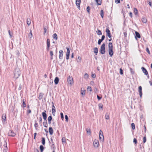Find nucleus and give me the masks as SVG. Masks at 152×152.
Listing matches in <instances>:
<instances>
[{"label":"nucleus","instance_id":"14","mask_svg":"<svg viewBox=\"0 0 152 152\" xmlns=\"http://www.w3.org/2000/svg\"><path fill=\"white\" fill-rule=\"evenodd\" d=\"M59 58L60 59H61L63 58V51L62 50H60L59 51Z\"/></svg>","mask_w":152,"mask_h":152},{"label":"nucleus","instance_id":"58","mask_svg":"<svg viewBox=\"0 0 152 152\" xmlns=\"http://www.w3.org/2000/svg\"><path fill=\"white\" fill-rule=\"evenodd\" d=\"M8 32H9V35L10 36V37H12V35L11 34L10 31V30H9Z\"/></svg>","mask_w":152,"mask_h":152},{"label":"nucleus","instance_id":"50","mask_svg":"<svg viewBox=\"0 0 152 152\" xmlns=\"http://www.w3.org/2000/svg\"><path fill=\"white\" fill-rule=\"evenodd\" d=\"M102 41L101 39H99L98 42V44L100 45Z\"/></svg>","mask_w":152,"mask_h":152},{"label":"nucleus","instance_id":"43","mask_svg":"<svg viewBox=\"0 0 152 152\" xmlns=\"http://www.w3.org/2000/svg\"><path fill=\"white\" fill-rule=\"evenodd\" d=\"M34 127L35 128V129H37V127H38V125L37 123H36L34 124Z\"/></svg>","mask_w":152,"mask_h":152},{"label":"nucleus","instance_id":"60","mask_svg":"<svg viewBox=\"0 0 152 152\" xmlns=\"http://www.w3.org/2000/svg\"><path fill=\"white\" fill-rule=\"evenodd\" d=\"M129 15L131 17V18H132V12H130L129 13Z\"/></svg>","mask_w":152,"mask_h":152},{"label":"nucleus","instance_id":"40","mask_svg":"<svg viewBox=\"0 0 152 152\" xmlns=\"http://www.w3.org/2000/svg\"><path fill=\"white\" fill-rule=\"evenodd\" d=\"M77 61L78 62H80L81 60V58L80 56H78L77 57Z\"/></svg>","mask_w":152,"mask_h":152},{"label":"nucleus","instance_id":"21","mask_svg":"<svg viewBox=\"0 0 152 152\" xmlns=\"http://www.w3.org/2000/svg\"><path fill=\"white\" fill-rule=\"evenodd\" d=\"M23 102V108L25 107L26 106V105L25 103L26 102V100L24 99H23L22 100Z\"/></svg>","mask_w":152,"mask_h":152},{"label":"nucleus","instance_id":"39","mask_svg":"<svg viewBox=\"0 0 152 152\" xmlns=\"http://www.w3.org/2000/svg\"><path fill=\"white\" fill-rule=\"evenodd\" d=\"M105 118L106 119H109L110 118V116L109 114H106L105 115Z\"/></svg>","mask_w":152,"mask_h":152},{"label":"nucleus","instance_id":"59","mask_svg":"<svg viewBox=\"0 0 152 152\" xmlns=\"http://www.w3.org/2000/svg\"><path fill=\"white\" fill-rule=\"evenodd\" d=\"M30 34H29L28 36H30V37L31 38L32 37V32H31V31H30Z\"/></svg>","mask_w":152,"mask_h":152},{"label":"nucleus","instance_id":"51","mask_svg":"<svg viewBox=\"0 0 152 152\" xmlns=\"http://www.w3.org/2000/svg\"><path fill=\"white\" fill-rule=\"evenodd\" d=\"M137 140L136 139L134 138L133 140V142L135 143V144H136L137 143Z\"/></svg>","mask_w":152,"mask_h":152},{"label":"nucleus","instance_id":"24","mask_svg":"<svg viewBox=\"0 0 152 152\" xmlns=\"http://www.w3.org/2000/svg\"><path fill=\"white\" fill-rule=\"evenodd\" d=\"M2 118L4 121H6V114H3L2 116Z\"/></svg>","mask_w":152,"mask_h":152},{"label":"nucleus","instance_id":"30","mask_svg":"<svg viewBox=\"0 0 152 152\" xmlns=\"http://www.w3.org/2000/svg\"><path fill=\"white\" fill-rule=\"evenodd\" d=\"M27 23L28 25H30L31 23V20L30 18H28L27 19Z\"/></svg>","mask_w":152,"mask_h":152},{"label":"nucleus","instance_id":"55","mask_svg":"<svg viewBox=\"0 0 152 152\" xmlns=\"http://www.w3.org/2000/svg\"><path fill=\"white\" fill-rule=\"evenodd\" d=\"M115 2L116 3L118 4L120 3V0H115Z\"/></svg>","mask_w":152,"mask_h":152},{"label":"nucleus","instance_id":"44","mask_svg":"<svg viewBox=\"0 0 152 152\" xmlns=\"http://www.w3.org/2000/svg\"><path fill=\"white\" fill-rule=\"evenodd\" d=\"M90 7L89 6H88L87 8V11L88 12L89 14L90 13Z\"/></svg>","mask_w":152,"mask_h":152},{"label":"nucleus","instance_id":"29","mask_svg":"<svg viewBox=\"0 0 152 152\" xmlns=\"http://www.w3.org/2000/svg\"><path fill=\"white\" fill-rule=\"evenodd\" d=\"M53 38L57 40L58 39V36L57 34L56 33H55L53 34Z\"/></svg>","mask_w":152,"mask_h":152},{"label":"nucleus","instance_id":"34","mask_svg":"<svg viewBox=\"0 0 152 152\" xmlns=\"http://www.w3.org/2000/svg\"><path fill=\"white\" fill-rule=\"evenodd\" d=\"M42 143L44 145L45 144V140L44 137L42 138Z\"/></svg>","mask_w":152,"mask_h":152},{"label":"nucleus","instance_id":"52","mask_svg":"<svg viewBox=\"0 0 152 152\" xmlns=\"http://www.w3.org/2000/svg\"><path fill=\"white\" fill-rule=\"evenodd\" d=\"M62 142H65V137H63L62 139Z\"/></svg>","mask_w":152,"mask_h":152},{"label":"nucleus","instance_id":"1","mask_svg":"<svg viewBox=\"0 0 152 152\" xmlns=\"http://www.w3.org/2000/svg\"><path fill=\"white\" fill-rule=\"evenodd\" d=\"M46 111L45 110L44 112H43L42 113V115L43 118L45 121H44L43 123V125L45 127H47L48 126V124L46 120L47 119V114L46 113Z\"/></svg>","mask_w":152,"mask_h":152},{"label":"nucleus","instance_id":"18","mask_svg":"<svg viewBox=\"0 0 152 152\" xmlns=\"http://www.w3.org/2000/svg\"><path fill=\"white\" fill-rule=\"evenodd\" d=\"M52 119V116H51L50 115L48 117V121L49 124H51Z\"/></svg>","mask_w":152,"mask_h":152},{"label":"nucleus","instance_id":"41","mask_svg":"<svg viewBox=\"0 0 152 152\" xmlns=\"http://www.w3.org/2000/svg\"><path fill=\"white\" fill-rule=\"evenodd\" d=\"M87 89L88 91H92L91 88V86H88Z\"/></svg>","mask_w":152,"mask_h":152},{"label":"nucleus","instance_id":"56","mask_svg":"<svg viewBox=\"0 0 152 152\" xmlns=\"http://www.w3.org/2000/svg\"><path fill=\"white\" fill-rule=\"evenodd\" d=\"M104 38H105V36L104 35H102V37L101 39L102 40V41H103L104 39Z\"/></svg>","mask_w":152,"mask_h":152},{"label":"nucleus","instance_id":"61","mask_svg":"<svg viewBox=\"0 0 152 152\" xmlns=\"http://www.w3.org/2000/svg\"><path fill=\"white\" fill-rule=\"evenodd\" d=\"M92 77L93 78H95L96 77L95 74H93L92 75Z\"/></svg>","mask_w":152,"mask_h":152},{"label":"nucleus","instance_id":"16","mask_svg":"<svg viewBox=\"0 0 152 152\" xmlns=\"http://www.w3.org/2000/svg\"><path fill=\"white\" fill-rule=\"evenodd\" d=\"M81 1H76V5L77 6V8L79 9H80V4L81 3Z\"/></svg>","mask_w":152,"mask_h":152},{"label":"nucleus","instance_id":"6","mask_svg":"<svg viewBox=\"0 0 152 152\" xmlns=\"http://www.w3.org/2000/svg\"><path fill=\"white\" fill-rule=\"evenodd\" d=\"M99 141L95 139L93 142L94 147L95 148H97L99 147Z\"/></svg>","mask_w":152,"mask_h":152},{"label":"nucleus","instance_id":"37","mask_svg":"<svg viewBox=\"0 0 152 152\" xmlns=\"http://www.w3.org/2000/svg\"><path fill=\"white\" fill-rule=\"evenodd\" d=\"M131 126L133 129H135V124L134 123H132L131 124Z\"/></svg>","mask_w":152,"mask_h":152},{"label":"nucleus","instance_id":"2","mask_svg":"<svg viewBox=\"0 0 152 152\" xmlns=\"http://www.w3.org/2000/svg\"><path fill=\"white\" fill-rule=\"evenodd\" d=\"M113 45L112 43L109 42L108 44V52L110 56L112 57L113 54Z\"/></svg>","mask_w":152,"mask_h":152},{"label":"nucleus","instance_id":"45","mask_svg":"<svg viewBox=\"0 0 152 152\" xmlns=\"http://www.w3.org/2000/svg\"><path fill=\"white\" fill-rule=\"evenodd\" d=\"M120 74L122 75L123 74V70L122 69L120 68Z\"/></svg>","mask_w":152,"mask_h":152},{"label":"nucleus","instance_id":"35","mask_svg":"<svg viewBox=\"0 0 152 152\" xmlns=\"http://www.w3.org/2000/svg\"><path fill=\"white\" fill-rule=\"evenodd\" d=\"M96 32L98 35H101L102 34L101 31L99 29Z\"/></svg>","mask_w":152,"mask_h":152},{"label":"nucleus","instance_id":"28","mask_svg":"<svg viewBox=\"0 0 152 152\" xmlns=\"http://www.w3.org/2000/svg\"><path fill=\"white\" fill-rule=\"evenodd\" d=\"M141 20L142 22L144 23H146L147 22V19L145 18H142Z\"/></svg>","mask_w":152,"mask_h":152},{"label":"nucleus","instance_id":"5","mask_svg":"<svg viewBox=\"0 0 152 152\" xmlns=\"http://www.w3.org/2000/svg\"><path fill=\"white\" fill-rule=\"evenodd\" d=\"M67 82L70 85H72L74 83L73 79L72 76H69L67 78Z\"/></svg>","mask_w":152,"mask_h":152},{"label":"nucleus","instance_id":"13","mask_svg":"<svg viewBox=\"0 0 152 152\" xmlns=\"http://www.w3.org/2000/svg\"><path fill=\"white\" fill-rule=\"evenodd\" d=\"M3 151L4 152H7L8 151V148L7 146V143L4 144L2 148Z\"/></svg>","mask_w":152,"mask_h":152},{"label":"nucleus","instance_id":"31","mask_svg":"<svg viewBox=\"0 0 152 152\" xmlns=\"http://www.w3.org/2000/svg\"><path fill=\"white\" fill-rule=\"evenodd\" d=\"M94 53L96 54L98 52V49L97 48H94Z\"/></svg>","mask_w":152,"mask_h":152},{"label":"nucleus","instance_id":"7","mask_svg":"<svg viewBox=\"0 0 152 152\" xmlns=\"http://www.w3.org/2000/svg\"><path fill=\"white\" fill-rule=\"evenodd\" d=\"M99 139L100 140L103 141L104 140V137L102 131L100 130L99 134Z\"/></svg>","mask_w":152,"mask_h":152},{"label":"nucleus","instance_id":"38","mask_svg":"<svg viewBox=\"0 0 152 152\" xmlns=\"http://www.w3.org/2000/svg\"><path fill=\"white\" fill-rule=\"evenodd\" d=\"M50 55L51 56V59H52L53 58V51H50Z\"/></svg>","mask_w":152,"mask_h":152},{"label":"nucleus","instance_id":"57","mask_svg":"<svg viewBox=\"0 0 152 152\" xmlns=\"http://www.w3.org/2000/svg\"><path fill=\"white\" fill-rule=\"evenodd\" d=\"M31 110H30L29 109L27 110V113H28V114H29V113H31Z\"/></svg>","mask_w":152,"mask_h":152},{"label":"nucleus","instance_id":"49","mask_svg":"<svg viewBox=\"0 0 152 152\" xmlns=\"http://www.w3.org/2000/svg\"><path fill=\"white\" fill-rule=\"evenodd\" d=\"M88 77V75L87 73H86L84 75V77L87 78Z\"/></svg>","mask_w":152,"mask_h":152},{"label":"nucleus","instance_id":"54","mask_svg":"<svg viewBox=\"0 0 152 152\" xmlns=\"http://www.w3.org/2000/svg\"><path fill=\"white\" fill-rule=\"evenodd\" d=\"M39 122L40 123H41L42 121V119L41 117H40L39 118Z\"/></svg>","mask_w":152,"mask_h":152},{"label":"nucleus","instance_id":"22","mask_svg":"<svg viewBox=\"0 0 152 152\" xmlns=\"http://www.w3.org/2000/svg\"><path fill=\"white\" fill-rule=\"evenodd\" d=\"M85 91L84 88H82L81 89V93L82 95H84L85 94Z\"/></svg>","mask_w":152,"mask_h":152},{"label":"nucleus","instance_id":"23","mask_svg":"<svg viewBox=\"0 0 152 152\" xmlns=\"http://www.w3.org/2000/svg\"><path fill=\"white\" fill-rule=\"evenodd\" d=\"M43 95H44L43 94H42L41 93H40V94H39V96L38 97V99L40 100L41 99L43 98Z\"/></svg>","mask_w":152,"mask_h":152},{"label":"nucleus","instance_id":"9","mask_svg":"<svg viewBox=\"0 0 152 152\" xmlns=\"http://www.w3.org/2000/svg\"><path fill=\"white\" fill-rule=\"evenodd\" d=\"M52 113H53V114L54 115L56 111V108L54 105V103H53V102H52Z\"/></svg>","mask_w":152,"mask_h":152},{"label":"nucleus","instance_id":"12","mask_svg":"<svg viewBox=\"0 0 152 152\" xmlns=\"http://www.w3.org/2000/svg\"><path fill=\"white\" fill-rule=\"evenodd\" d=\"M47 50L49 51V50L50 47V40L49 39H47Z\"/></svg>","mask_w":152,"mask_h":152},{"label":"nucleus","instance_id":"27","mask_svg":"<svg viewBox=\"0 0 152 152\" xmlns=\"http://www.w3.org/2000/svg\"><path fill=\"white\" fill-rule=\"evenodd\" d=\"M97 4L98 5H100L102 3V0H96Z\"/></svg>","mask_w":152,"mask_h":152},{"label":"nucleus","instance_id":"19","mask_svg":"<svg viewBox=\"0 0 152 152\" xmlns=\"http://www.w3.org/2000/svg\"><path fill=\"white\" fill-rule=\"evenodd\" d=\"M49 132L50 134L52 135L53 133V130L51 127H50L49 128Z\"/></svg>","mask_w":152,"mask_h":152},{"label":"nucleus","instance_id":"3","mask_svg":"<svg viewBox=\"0 0 152 152\" xmlns=\"http://www.w3.org/2000/svg\"><path fill=\"white\" fill-rule=\"evenodd\" d=\"M20 72L19 70H16L14 73V77L16 79L18 78L20 75Z\"/></svg>","mask_w":152,"mask_h":152},{"label":"nucleus","instance_id":"62","mask_svg":"<svg viewBox=\"0 0 152 152\" xmlns=\"http://www.w3.org/2000/svg\"><path fill=\"white\" fill-rule=\"evenodd\" d=\"M97 97L99 100H100L101 99V98L98 95H97Z\"/></svg>","mask_w":152,"mask_h":152},{"label":"nucleus","instance_id":"42","mask_svg":"<svg viewBox=\"0 0 152 152\" xmlns=\"http://www.w3.org/2000/svg\"><path fill=\"white\" fill-rule=\"evenodd\" d=\"M146 136L145 135L143 138V142L145 143L146 142Z\"/></svg>","mask_w":152,"mask_h":152},{"label":"nucleus","instance_id":"48","mask_svg":"<svg viewBox=\"0 0 152 152\" xmlns=\"http://www.w3.org/2000/svg\"><path fill=\"white\" fill-rule=\"evenodd\" d=\"M146 51L149 54H150V53L148 48H146Z\"/></svg>","mask_w":152,"mask_h":152},{"label":"nucleus","instance_id":"33","mask_svg":"<svg viewBox=\"0 0 152 152\" xmlns=\"http://www.w3.org/2000/svg\"><path fill=\"white\" fill-rule=\"evenodd\" d=\"M86 131L87 133L89 134L90 135L91 134V130L89 128H87Z\"/></svg>","mask_w":152,"mask_h":152},{"label":"nucleus","instance_id":"17","mask_svg":"<svg viewBox=\"0 0 152 152\" xmlns=\"http://www.w3.org/2000/svg\"><path fill=\"white\" fill-rule=\"evenodd\" d=\"M141 69L143 72V73H144L145 75H148V73L147 71L144 67H142L141 68Z\"/></svg>","mask_w":152,"mask_h":152},{"label":"nucleus","instance_id":"25","mask_svg":"<svg viewBox=\"0 0 152 152\" xmlns=\"http://www.w3.org/2000/svg\"><path fill=\"white\" fill-rule=\"evenodd\" d=\"M134 14L137 15L138 14V11L137 9L136 8H134Z\"/></svg>","mask_w":152,"mask_h":152},{"label":"nucleus","instance_id":"10","mask_svg":"<svg viewBox=\"0 0 152 152\" xmlns=\"http://www.w3.org/2000/svg\"><path fill=\"white\" fill-rule=\"evenodd\" d=\"M66 48L67 50V52L66 53V59L67 60H68L69 58L70 53V50H69L68 48Z\"/></svg>","mask_w":152,"mask_h":152},{"label":"nucleus","instance_id":"20","mask_svg":"<svg viewBox=\"0 0 152 152\" xmlns=\"http://www.w3.org/2000/svg\"><path fill=\"white\" fill-rule=\"evenodd\" d=\"M59 81V79L58 77H56L54 80V82L55 84L56 85L58 84Z\"/></svg>","mask_w":152,"mask_h":152},{"label":"nucleus","instance_id":"46","mask_svg":"<svg viewBox=\"0 0 152 152\" xmlns=\"http://www.w3.org/2000/svg\"><path fill=\"white\" fill-rule=\"evenodd\" d=\"M148 3L149 5L151 7V0H148Z\"/></svg>","mask_w":152,"mask_h":152},{"label":"nucleus","instance_id":"63","mask_svg":"<svg viewBox=\"0 0 152 152\" xmlns=\"http://www.w3.org/2000/svg\"><path fill=\"white\" fill-rule=\"evenodd\" d=\"M36 135H37V133H34V139H36Z\"/></svg>","mask_w":152,"mask_h":152},{"label":"nucleus","instance_id":"26","mask_svg":"<svg viewBox=\"0 0 152 152\" xmlns=\"http://www.w3.org/2000/svg\"><path fill=\"white\" fill-rule=\"evenodd\" d=\"M135 33L136 37H137L138 38H140V34L137 31H135Z\"/></svg>","mask_w":152,"mask_h":152},{"label":"nucleus","instance_id":"53","mask_svg":"<svg viewBox=\"0 0 152 152\" xmlns=\"http://www.w3.org/2000/svg\"><path fill=\"white\" fill-rule=\"evenodd\" d=\"M65 118L66 119V121L67 122L68 121V116H67V115H65Z\"/></svg>","mask_w":152,"mask_h":152},{"label":"nucleus","instance_id":"15","mask_svg":"<svg viewBox=\"0 0 152 152\" xmlns=\"http://www.w3.org/2000/svg\"><path fill=\"white\" fill-rule=\"evenodd\" d=\"M138 91L139 92V94L140 96L141 97L142 95V88L141 86H140L138 88Z\"/></svg>","mask_w":152,"mask_h":152},{"label":"nucleus","instance_id":"64","mask_svg":"<svg viewBox=\"0 0 152 152\" xmlns=\"http://www.w3.org/2000/svg\"><path fill=\"white\" fill-rule=\"evenodd\" d=\"M149 83H150L151 85H152V81H149Z\"/></svg>","mask_w":152,"mask_h":152},{"label":"nucleus","instance_id":"11","mask_svg":"<svg viewBox=\"0 0 152 152\" xmlns=\"http://www.w3.org/2000/svg\"><path fill=\"white\" fill-rule=\"evenodd\" d=\"M106 32L107 33V34L109 37L111 38L112 37L110 33V32L109 29L107 28L106 30Z\"/></svg>","mask_w":152,"mask_h":152},{"label":"nucleus","instance_id":"4","mask_svg":"<svg viewBox=\"0 0 152 152\" xmlns=\"http://www.w3.org/2000/svg\"><path fill=\"white\" fill-rule=\"evenodd\" d=\"M105 44L104 43H103L100 49V52L102 54H104L105 53Z\"/></svg>","mask_w":152,"mask_h":152},{"label":"nucleus","instance_id":"32","mask_svg":"<svg viewBox=\"0 0 152 152\" xmlns=\"http://www.w3.org/2000/svg\"><path fill=\"white\" fill-rule=\"evenodd\" d=\"M100 15L102 18H103L104 17V11L103 10H102L100 12Z\"/></svg>","mask_w":152,"mask_h":152},{"label":"nucleus","instance_id":"36","mask_svg":"<svg viewBox=\"0 0 152 152\" xmlns=\"http://www.w3.org/2000/svg\"><path fill=\"white\" fill-rule=\"evenodd\" d=\"M40 151L41 152H43V150H44V147L42 145H41L40 146Z\"/></svg>","mask_w":152,"mask_h":152},{"label":"nucleus","instance_id":"8","mask_svg":"<svg viewBox=\"0 0 152 152\" xmlns=\"http://www.w3.org/2000/svg\"><path fill=\"white\" fill-rule=\"evenodd\" d=\"M8 135L11 137H14L16 135V133L12 130H10L8 132Z\"/></svg>","mask_w":152,"mask_h":152},{"label":"nucleus","instance_id":"47","mask_svg":"<svg viewBox=\"0 0 152 152\" xmlns=\"http://www.w3.org/2000/svg\"><path fill=\"white\" fill-rule=\"evenodd\" d=\"M60 115H61V119L62 120H63V119H64V115H63V113H60Z\"/></svg>","mask_w":152,"mask_h":152}]
</instances>
